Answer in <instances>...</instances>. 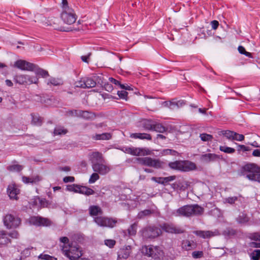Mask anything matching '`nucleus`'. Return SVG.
Returning a JSON list of instances; mask_svg holds the SVG:
<instances>
[{
    "mask_svg": "<svg viewBox=\"0 0 260 260\" xmlns=\"http://www.w3.org/2000/svg\"><path fill=\"white\" fill-rule=\"evenodd\" d=\"M204 211V208L197 204L187 205L173 211L172 214L175 216L190 217L201 215Z\"/></svg>",
    "mask_w": 260,
    "mask_h": 260,
    "instance_id": "nucleus-1",
    "label": "nucleus"
},
{
    "mask_svg": "<svg viewBox=\"0 0 260 260\" xmlns=\"http://www.w3.org/2000/svg\"><path fill=\"white\" fill-rule=\"evenodd\" d=\"M141 252L145 255L151 257L154 259H159L164 255L163 251L157 246L152 245L143 246L141 249Z\"/></svg>",
    "mask_w": 260,
    "mask_h": 260,
    "instance_id": "nucleus-2",
    "label": "nucleus"
},
{
    "mask_svg": "<svg viewBox=\"0 0 260 260\" xmlns=\"http://www.w3.org/2000/svg\"><path fill=\"white\" fill-rule=\"evenodd\" d=\"M245 171L247 172L246 178L252 181H256L260 183V168L255 164H249L243 167Z\"/></svg>",
    "mask_w": 260,
    "mask_h": 260,
    "instance_id": "nucleus-3",
    "label": "nucleus"
},
{
    "mask_svg": "<svg viewBox=\"0 0 260 260\" xmlns=\"http://www.w3.org/2000/svg\"><path fill=\"white\" fill-rule=\"evenodd\" d=\"M61 250L65 256L71 260H75L82 255L81 251L76 245L69 244L68 246H61Z\"/></svg>",
    "mask_w": 260,
    "mask_h": 260,
    "instance_id": "nucleus-4",
    "label": "nucleus"
},
{
    "mask_svg": "<svg viewBox=\"0 0 260 260\" xmlns=\"http://www.w3.org/2000/svg\"><path fill=\"white\" fill-rule=\"evenodd\" d=\"M137 162L141 165L160 169L163 167L164 163L158 159L152 158L150 157H138Z\"/></svg>",
    "mask_w": 260,
    "mask_h": 260,
    "instance_id": "nucleus-5",
    "label": "nucleus"
},
{
    "mask_svg": "<svg viewBox=\"0 0 260 260\" xmlns=\"http://www.w3.org/2000/svg\"><path fill=\"white\" fill-rule=\"evenodd\" d=\"M140 233L145 239H153L159 236L161 234V231L157 227L148 226L142 229Z\"/></svg>",
    "mask_w": 260,
    "mask_h": 260,
    "instance_id": "nucleus-6",
    "label": "nucleus"
},
{
    "mask_svg": "<svg viewBox=\"0 0 260 260\" xmlns=\"http://www.w3.org/2000/svg\"><path fill=\"white\" fill-rule=\"evenodd\" d=\"M3 220L5 225L8 229L16 228L20 225L21 222L18 216L12 214L5 216Z\"/></svg>",
    "mask_w": 260,
    "mask_h": 260,
    "instance_id": "nucleus-7",
    "label": "nucleus"
},
{
    "mask_svg": "<svg viewBox=\"0 0 260 260\" xmlns=\"http://www.w3.org/2000/svg\"><path fill=\"white\" fill-rule=\"evenodd\" d=\"M60 17L64 23L69 25H71L75 22L77 19V16L72 8L62 10Z\"/></svg>",
    "mask_w": 260,
    "mask_h": 260,
    "instance_id": "nucleus-8",
    "label": "nucleus"
},
{
    "mask_svg": "<svg viewBox=\"0 0 260 260\" xmlns=\"http://www.w3.org/2000/svg\"><path fill=\"white\" fill-rule=\"evenodd\" d=\"M14 81L20 85L37 84L38 79L36 77L30 76L27 75H18L14 77Z\"/></svg>",
    "mask_w": 260,
    "mask_h": 260,
    "instance_id": "nucleus-9",
    "label": "nucleus"
},
{
    "mask_svg": "<svg viewBox=\"0 0 260 260\" xmlns=\"http://www.w3.org/2000/svg\"><path fill=\"white\" fill-rule=\"evenodd\" d=\"M94 221L99 225L102 227L113 228L117 220L115 219L104 216H97L94 218Z\"/></svg>",
    "mask_w": 260,
    "mask_h": 260,
    "instance_id": "nucleus-10",
    "label": "nucleus"
},
{
    "mask_svg": "<svg viewBox=\"0 0 260 260\" xmlns=\"http://www.w3.org/2000/svg\"><path fill=\"white\" fill-rule=\"evenodd\" d=\"M161 230L171 234H181L183 233L184 231L182 229L176 226L174 224L170 223H165L160 225Z\"/></svg>",
    "mask_w": 260,
    "mask_h": 260,
    "instance_id": "nucleus-11",
    "label": "nucleus"
},
{
    "mask_svg": "<svg viewBox=\"0 0 260 260\" xmlns=\"http://www.w3.org/2000/svg\"><path fill=\"white\" fill-rule=\"evenodd\" d=\"M95 85V81L93 79L88 77L83 78L80 80L75 83V86L76 87L83 88H91L94 87Z\"/></svg>",
    "mask_w": 260,
    "mask_h": 260,
    "instance_id": "nucleus-12",
    "label": "nucleus"
},
{
    "mask_svg": "<svg viewBox=\"0 0 260 260\" xmlns=\"http://www.w3.org/2000/svg\"><path fill=\"white\" fill-rule=\"evenodd\" d=\"M14 66L21 70L27 71H34L37 67L34 64L24 60H17L15 62Z\"/></svg>",
    "mask_w": 260,
    "mask_h": 260,
    "instance_id": "nucleus-13",
    "label": "nucleus"
},
{
    "mask_svg": "<svg viewBox=\"0 0 260 260\" xmlns=\"http://www.w3.org/2000/svg\"><path fill=\"white\" fill-rule=\"evenodd\" d=\"M30 224L37 226H49L51 224V221L46 218L39 216H32L29 218Z\"/></svg>",
    "mask_w": 260,
    "mask_h": 260,
    "instance_id": "nucleus-14",
    "label": "nucleus"
},
{
    "mask_svg": "<svg viewBox=\"0 0 260 260\" xmlns=\"http://www.w3.org/2000/svg\"><path fill=\"white\" fill-rule=\"evenodd\" d=\"M34 204L40 208H54L56 205L52 204L45 199L36 197L34 199Z\"/></svg>",
    "mask_w": 260,
    "mask_h": 260,
    "instance_id": "nucleus-15",
    "label": "nucleus"
},
{
    "mask_svg": "<svg viewBox=\"0 0 260 260\" xmlns=\"http://www.w3.org/2000/svg\"><path fill=\"white\" fill-rule=\"evenodd\" d=\"M92 168L94 172L99 173L101 175H105L110 171L109 167L103 165L102 162H99L91 165Z\"/></svg>",
    "mask_w": 260,
    "mask_h": 260,
    "instance_id": "nucleus-16",
    "label": "nucleus"
},
{
    "mask_svg": "<svg viewBox=\"0 0 260 260\" xmlns=\"http://www.w3.org/2000/svg\"><path fill=\"white\" fill-rule=\"evenodd\" d=\"M221 158L220 155L214 153H206L202 155L201 156V160L205 163L214 162L221 159Z\"/></svg>",
    "mask_w": 260,
    "mask_h": 260,
    "instance_id": "nucleus-17",
    "label": "nucleus"
},
{
    "mask_svg": "<svg viewBox=\"0 0 260 260\" xmlns=\"http://www.w3.org/2000/svg\"><path fill=\"white\" fill-rule=\"evenodd\" d=\"M42 178L39 175H33L31 177L23 176L22 180L25 184L30 183L31 184H37L42 180Z\"/></svg>",
    "mask_w": 260,
    "mask_h": 260,
    "instance_id": "nucleus-18",
    "label": "nucleus"
},
{
    "mask_svg": "<svg viewBox=\"0 0 260 260\" xmlns=\"http://www.w3.org/2000/svg\"><path fill=\"white\" fill-rule=\"evenodd\" d=\"M130 154L136 156L147 155L150 154V151L143 148H136L134 147H131Z\"/></svg>",
    "mask_w": 260,
    "mask_h": 260,
    "instance_id": "nucleus-19",
    "label": "nucleus"
},
{
    "mask_svg": "<svg viewBox=\"0 0 260 260\" xmlns=\"http://www.w3.org/2000/svg\"><path fill=\"white\" fill-rule=\"evenodd\" d=\"M181 171L189 172L196 169L194 162L189 161H181Z\"/></svg>",
    "mask_w": 260,
    "mask_h": 260,
    "instance_id": "nucleus-20",
    "label": "nucleus"
},
{
    "mask_svg": "<svg viewBox=\"0 0 260 260\" xmlns=\"http://www.w3.org/2000/svg\"><path fill=\"white\" fill-rule=\"evenodd\" d=\"M131 251V247L130 246H127L124 248L120 249L118 252V259L121 258L126 259L129 256Z\"/></svg>",
    "mask_w": 260,
    "mask_h": 260,
    "instance_id": "nucleus-21",
    "label": "nucleus"
},
{
    "mask_svg": "<svg viewBox=\"0 0 260 260\" xmlns=\"http://www.w3.org/2000/svg\"><path fill=\"white\" fill-rule=\"evenodd\" d=\"M5 231H0V246H7L11 243V240Z\"/></svg>",
    "mask_w": 260,
    "mask_h": 260,
    "instance_id": "nucleus-22",
    "label": "nucleus"
},
{
    "mask_svg": "<svg viewBox=\"0 0 260 260\" xmlns=\"http://www.w3.org/2000/svg\"><path fill=\"white\" fill-rule=\"evenodd\" d=\"M175 178L176 177L175 176H171L167 177H152L151 180L159 184L165 185L166 183L175 180Z\"/></svg>",
    "mask_w": 260,
    "mask_h": 260,
    "instance_id": "nucleus-23",
    "label": "nucleus"
},
{
    "mask_svg": "<svg viewBox=\"0 0 260 260\" xmlns=\"http://www.w3.org/2000/svg\"><path fill=\"white\" fill-rule=\"evenodd\" d=\"M8 193L11 199L17 200V195L19 193V189L14 185H10L8 187Z\"/></svg>",
    "mask_w": 260,
    "mask_h": 260,
    "instance_id": "nucleus-24",
    "label": "nucleus"
},
{
    "mask_svg": "<svg viewBox=\"0 0 260 260\" xmlns=\"http://www.w3.org/2000/svg\"><path fill=\"white\" fill-rule=\"evenodd\" d=\"M89 159L91 161L92 165L99 162H102V155L99 152H92L89 155Z\"/></svg>",
    "mask_w": 260,
    "mask_h": 260,
    "instance_id": "nucleus-25",
    "label": "nucleus"
},
{
    "mask_svg": "<svg viewBox=\"0 0 260 260\" xmlns=\"http://www.w3.org/2000/svg\"><path fill=\"white\" fill-rule=\"evenodd\" d=\"M153 122L151 120L143 119L139 122L138 126L142 127L145 130L151 131Z\"/></svg>",
    "mask_w": 260,
    "mask_h": 260,
    "instance_id": "nucleus-26",
    "label": "nucleus"
},
{
    "mask_svg": "<svg viewBox=\"0 0 260 260\" xmlns=\"http://www.w3.org/2000/svg\"><path fill=\"white\" fill-rule=\"evenodd\" d=\"M196 247V244L192 241L185 240L182 241L181 247L185 250H190L194 249Z\"/></svg>",
    "mask_w": 260,
    "mask_h": 260,
    "instance_id": "nucleus-27",
    "label": "nucleus"
},
{
    "mask_svg": "<svg viewBox=\"0 0 260 260\" xmlns=\"http://www.w3.org/2000/svg\"><path fill=\"white\" fill-rule=\"evenodd\" d=\"M193 233L197 236L204 239L210 238L215 235L214 232L210 231H196L193 232Z\"/></svg>",
    "mask_w": 260,
    "mask_h": 260,
    "instance_id": "nucleus-28",
    "label": "nucleus"
},
{
    "mask_svg": "<svg viewBox=\"0 0 260 260\" xmlns=\"http://www.w3.org/2000/svg\"><path fill=\"white\" fill-rule=\"evenodd\" d=\"M130 137L135 139H139L147 140H151L152 139L151 135L146 133H132L130 135Z\"/></svg>",
    "mask_w": 260,
    "mask_h": 260,
    "instance_id": "nucleus-29",
    "label": "nucleus"
},
{
    "mask_svg": "<svg viewBox=\"0 0 260 260\" xmlns=\"http://www.w3.org/2000/svg\"><path fill=\"white\" fill-rule=\"evenodd\" d=\"M78 115H79V117H81L86 120H91L95 118L94 114L88 111L80 110V112H78Z\"/></svg>",
    "mask_w": 260,
    "mask_h": 260,
    "instance_id": "nucleus-30",
    "label": "nucleus"
},
{
    "mask_svg": "<svg viewBox=\"0 0 260 260\" xmlns=\"http://www.w3.org/2000/svg\"><path fill=\"white\" fill-rule=\"evenodd\" d=\"M89 212L91 216H97L102 214L101 208L98 206H91L89 208Z\"/></svg>",
    "mask_w": 260,
    "mask_h": 260,
    "instance_id": "nucleus-31",
    "label": "nucleus"
},
{
    "mask_svg": "<svg viewBox=\"0 0 260 260\" xmlns=\"http://www.w3.org/2000/svg\"><path fill=\"white\" fill-rule=\"evenodd\" d=\"M151 131L158 133H164L167 131V128L160 123L154 122Z\"/></svg>",
    "mask_w": 260,
    "mask_h": 260,
    "instance_id": "nucleus-32",
    "label": "nucleus"
},
{
    "mask_svg": "<svg viewBox=\"0 0 260 260\" xmlns=\"http://www.w3.org/2000/svg\"><path fill=\"white\" fill-rule=\"evenodd\" d=\"M79 193L81 194L89 196L93 194L94 191L92 189L86 186H80Z\"/></svg>",
    "mask_w": 260,
    "mask_h": 260,
    "instance_id": "nucleus-33",
    "label": "nucleus"
},
{
    "mask_svg": "<svg viewBox=\"0 0 260 260\" xmlns=\"http://www.w3.org/2000/svg\"><path fill=\"white\" fill-rule=\"evenodd\" d=\"M236 220L240 224H245L249 221V218L245 213H241L236 218Z\"/></svg>",
    "mask_w": 260,
    "mask_h": 260,
    "instance_id": "nucleus-34",
    "label": "nucleus"
},
{
    "mask_svg": "<svg viewBox=\"0 0 260 260\" xmlns=\"http://www.w3.org/2000/svg\"><path fill=\"white\" fill-rule=\"evenodd\" d=\"M93 139L97 140H109L111 138V135L110 133H105L101 134H96L93 137Z\"/></svg>",
    "mask_w": 260,
    "mask_h": 260,
    "instance_id": "nucleus-35",
    "label": "nucleus"
},
{
    "mask_svg": "<svg viewBox=\"0 0 260 260\" xmlns=\"http://www.w3.org/2000/svg\"><path fill=\"white\" fill-rule=\"evenodd\" d=\"M32 117L31 123L35 125L40 126L42 123V118L39 115L34 114H31Z\"/></svg>",
    "mask_w": 260,
    "mask_h": 260,
    "instance_id": "nucleus-36",
    "label": "nucleus"
},
{
    "mask_svg": "<svg viewBox=\"0 0 260 260\" xmlns=\"http://www.w3.org/2000/svg\"><path fill=\"white\" fill-rule=\"evenodd\" d=\"M240 197H241V195H239L238 197L234 196L225 198L223 199V202L224 204L228 203L230 205H233L235 204L236 201H238Z\"/></svg>",
    "mask_w": 260,
    "mask_h": 260,
    "instance_id": "nucleus-37",
    "label": "nucleus"
},
{
    "mask_svg": "<svg viewBox=\"0 0 260 260\" xmlns=\"http://www.w3.org/2000/svg\"><path fill=\"white\" fill-rule=\"evenodd\" d=\"M138 228L137 222H135L132 224L129 228L127 229V232L129 236H135L137 233Z\"/></svg>",
    "mask_w": 260,
    "mask_h": 260,
    "instance_id": "nucleus-38",
    "label": "nucleus"
},
{
    "mask_svg": "<svg viewBox=\"0 0 260 260\" xmlns=\"http://www.w3.org/2000/svg\"><path fill=\"white\" fill-rule=\"evenodd\" d=\"M7 169L11 172H20L23 169V167L18 164H13L8 166Z\"/></svg>",
    "mask_w": 260,
    "mask_h": 260,
    "instance_id": "nucleus-39",
    "label": "nucleus"
},
{
    "mask_svg": "<svg viewBox=\"0 0 260 260\" xmlns=\"http://www.w3.org/2000/svg\"><path fill=\"white\" fill-rule=\"evenodd\" d=\"M181 161H175L169 164V166L172 169L178 170L181 171Z\"/></svg>",
    "mask_w": 260,
    "mask_h": 260,
    "instance_id": "nucleus-40",
    "label": "nucleus"
},
{
    "mask_svg": "<svg viewBox=\"0 0 260 260\" xmlns=\"http://www.w3.org/2000/svg\"><path fill=\"white\" fill-rule=\"evenodd\" d=\"M48 85H52L53 86H57L61 84V80L55 78H50L47 82Z\"/></svg>",
    "mask_w": 260,
    "mask_h": 260,
    "instance_id": "nucleus-41",
    "label": "nucleus"
},
{
    "mask_svg": "<svg viewBox=\"0 0 260 260\" xmlns=\"http://www.w3.org/2000/svg\"><path fill=\"white\" fill-rule=\"evenodd\" d=\"M80 188V185H76L75 184L71 185H68L67 186V190L70 191H73L76 193H79V190Z\"/></svg>",
    "mask_w": 260,
    "mask_h": 260,
    "instance_id": "nucleus-42",
    "label": "nucleus"
},
{
    "mask_svg": "<svg viewBox=\"0 0 260 260\" xmlns=\"http://www.w3.org/2000/svg\"><path fill=\"white\" fill-rule=\"evenodd\" d=\"M67 133V131L60 126L56 127L54 130L55 135H64Z\"/></svg>",
    "mask_w": 260,
    "mask_h": 260,
    "instance_id": "nucleus-43",
    "label": "nucleus"
},
{
    "mask_svg": "<svg viewBox=\"0 0 260 260\" xmlns=\"http://www.w3.org/2000/svg\"><path fill=\"white\" fill-rule=\"evenodd\" d=\"M238 50L239 52L241 54H244L246 56L248 57L249 58H253L252 55L251 53L247 52L245 48L242 46H239L238 48Z\"/></svg>",
    "mask_w": 260,
    "mask_h": 260,
    "instance_id": "nucleus-44",
    "label": "nucleus"
},
{
    "mask_svg": "<svg viewBox=\"0 0 260 260\" xmlns=\"http://www.w3.org/2000/svg\"><path fill=\"white\" fill-rule=\"evenodd\" d=\"M219 150L221 151L224 152L226 153H233L235 152V149L225 146H220L219 147Z\"/></svg>",
    "mask_w": 260,
    "mask_h": 260,
    "instance_id": "nucleus-45",
    "label": "nucleus"
},
{
    "mask_svg": "<svg viewBox=\"0 0 260 260\" xmlns=\"http://www.w3.org/2000/svg\"><path fill=\"white\" fill-rule=\"evenodd\" d=\"M151 213H152V211L150 210L146 209V210H144L143 211L140 212L138 214L137 216H138V218L141 219L146 216L150 215Z\"/></svg>",
    "mask_w": 260,
    "mask_h": 260,
    "instance_id": "nucleus-46",
    "label": "nucleus"
},
{
    "mask_svg": "<svg viewBox=\"0 0 260 260\" xmlns=\"http://www.w3.org/2000/svg\"><path fill=\"white\" fill-rule=\"evenodd\" d=\"M36 74L38 75L41 76L43 78L49 76V73L47 71L40 68H39L36 70Z\"/></svg>",
    "mask_w": 260,
    "mask_h": 260,
    "instance_id": "nucleus-47",
    "label": "nucleus"
},
{
    "mask_svg": "<svg viewBox=\"0 0 260 260\" xmlns=\"http://www.w3.org/2000/svg\"><path fill=\"white\" fill-rule=\"evenodd\" d=\"M250 257L253 260H258L260 258V250H254L250 254Z\"/></svg>",
    "mask_w": 260,
    "mask_h": 260,
    "instance_id": "nucleus-48",
    "label": "nucleus"
},
{
    "mask_svg": "<svg viewBox=\"0 0 260 260\" xmlns=\"http://www.w3.org/2000/svg\"><path fill=\"white\" fill-rule=\"evenodd\" d=\"M200 137L203 141L205 142L211 140L213 139V136L212 135L205 133L201 134Z\"/></svg>",
    "mask_w": 260,
    "mask_h": 260,
    "instance_id": "nucleus-49",
    "label": "nucleus"
},
{
    "mask_svg": "<svg viewBox=\"0 0 260 260\" xmlns=\"http://www.w3.org/2000/svg\"><path fill=\"white\" fill-rule=\"evenodd\" d=\"M235 132L231 131H223L222 134L224 136L230 140H233L234 139V134Z\"/></svg>",
    "mask_w": 260,
    "mask_h": 260,
    "instance_id": "nucleus-50",
    "label": "nucleus"
},
{
    "mask_svg": "<svg viewBox=\"0 0 260 260\" xmlns=\"http://www.w3.org/2000/svg\"><path fill=\"white\" fill-rule=\"evenodd\" d=\"M100 178V176L99 174L96 173H93L91 174L90 176V177L89 179V183H93L96 181H97Z\"/></svg>",
    "mask_w": 260,
    "mask_h": 260,
    "instance_id": "nucleus-51",
    "label": "nucleus"
},
{
    "mask_svg": "<svg viewBox=\"0 0 260 260\" xmlns=\"http://www.w3.org/2000/svg\"><path fill=\"white\" fill-rule=\"evenodd\" d=\"M104 243L109 248H113L115 245L116 241L113 239H107L105 240Z\"/></svg>",
    "mask_w": 260,
    "mask_h": 260,
    "instance_id": "nucleus-52",
    "label": "nucleus"
},
{
    "mask_svg": "<svg viewBox=\"0 0 260 260\" xmlns=\"http://www.w3.org/2000/svg\"><path fill=\"white\" fill-rule=\"evenodd\" d=\"M166 106H167L170 109L172 110H174L177 109L176 101H168L165 102Z\"/></svg>",
    "mask_w": 260,
    "mask_h": 260,
    "instance_id": "nucleus-53",
    "label": "nucleus"
},
{
    "mask_svg": "<svg viewBox=\"0 0 260 260\" xmlns=\"http://www.w3.org/2000/svg\"><path fill=\"white\" fill-rule=\"evenodd\" d=\"M234 137L233 140H236L238 141H242L244 140V136L243 135L239 134H238V133L235 132L234 134Z\"/></svg>",
    "mask_w": 260,
    "mask_h": 260,
    "instance_id": "nucleus-54",
    "label": "nucleus"
},
{
    "mask_svg": "<svg viewBox=\"0 0 260 260\" xmlns=\"http://www.w3.org/2000/svg\"><path fill=\"white\" fill-rule=\"evenodd\" d=\"M192 256L194 258H199L203 256V252L201 251H196L192 253Z\"/></svg>",
    "mask_w": 260,
    "mask_h": 260,
    "instance_id": "nucleus-55",
    "label": "nucleus"
},
{
    "mask_svg": "<svg viewBox=\"0 0 260 260\" xmlns=\"http://www.w3.org/2000/svg\"><path fill=\"white\" fill-rule=\"evenodd\" d=\"M177 153V152L175 150L170 149H166L162 150V154L163 155H175Z\"/></svg>",
    "mask_w": 260,
    "mask_h": 260,
    "instance_id": "nucleus-56",
    "label": "nucleus"
},
{
    "mask_svg": "<svg viewBox=\"0 0 260 260\" xmlns=\"http://www.w3.org/2000/svg\"><path fill=\"white\" fill-rule=\"evenodd\" d=\"M78 112H80V110H69L67 112V115L68 116H76L79 117V115H78Z\"/></svg>",
    "mask_w": 260,
    "mask_h": 260,
    "instance_id": "nucleus-57",
    "label": "nucleus"
},
{
    "mask_svg": "<svg viewBox=\"0 0 260 260\" xmlns=\"http://www.w3.org/2000/svg\"><path fill=\"white\" fill-rule=\"evenodd\" d=\"M127 92L124 90L118 91L117 94L120 98L122 99H126L127 96Z\"/></svg>",
    "mask_w": 260,
    "mask_h": 260,
    "instance_id": "nucleus-58",
    "label": "nucleus"
},
{
    "mask_svg": "<svg viewBox=\"0 0 260 260\" xmlns=\"http://www.w3.org/2000/svg\"><path fill=\"white\" fill-rule=\"evenodd\" d=\"M8 235L12 239H18L19 238V234L16 231H13L10 232Z\"/></svg>",
    "mask_w": 260,
    "mask_h": 260,
    "instance_id": "nucleus-59",
    "label": "nucleus"
},
{
    "mask_svg": "<svg viewBox=\"0 0 260 260\" xmlns=\"http://www.w3.org/2000/svg\"><path fill=\"white\" fill-rule=\"evenodd\" d=\"M61 7L62 10H66L67 9H71V8L68 6L67 0H61Z\"/></svg>",
    "mask_w": 260,
    "mask_h": 260,
    "instance_id": "nucleus-60",
    "label": "nucleus"
},
{
    "mask_svg": "<svg viewBox=\"0 0 260 260\" xmlns=\"http://www.w3.org/2000/svg\"><path fill=\"white\" fill-rule=\"evenodd\" d=\"M251 149L250 148V147H249L248 146H246L243 145H238V150H239V151L242 150L243 151H249L251 150Z\"/></svg>",
    "mask_w": 260,
    "mask_h": 260,
    "instance_id": "nucleus-61",
    "label": "nucleus"
},
{
    "mask_svg": "<svg viewBox=\"0 0 260 260\" xmlns=\"http://www.w3.org/2000/svg\"><path fill=\"white\" fill-rule=\"evenodd\" d=\"M51 258L52 257L48 254H41L38 257L39 259L51 260Z\"/></svg>",
    "mask_w": 260,
    "mask_h": 260,
    "instance_id": "nucleus-62",
    "label": "nucleus"
},
{
    "mask_svg": "<svg viewBox=\"0 0 260 260\" xmlns=\"http://www.w3.org/2000/svg\"><path fill=\"white\" fill-rule=\"evenodd\" d=\"M59 241L60 242L63 243L62 246H67L66 244H68L69 242V240L67 237H62L59 238Z\"/></svg>",
    "mask_w": 260,
    "mask_h": 260,
    "instance_id": "nucleus-63",
    "label": "nucleus"
},
{
    "mask_svg": "<svg viewBox=\"0 0 260 260\" xmlns=\"http://www.w3.org/2000/svg\"><path fill=\"white\" fill-rule=\"evenodd\" d=\"M63 181L65 183L73 182L75 181V178L72 176H67L63 178Z\"/></svg>",
    "mask_w": 260,
    "mask_h": 260,
    "instance_id": "nucleus-64",
    "label": "nucleus"
}]
</instances>
